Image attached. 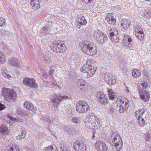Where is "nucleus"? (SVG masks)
Returning <instances> with one entry per match:
<instances>
[{"mask_svg":"<svg viewBox=\"0 0 151 151\" xmlns=\"http://www.w3.org/2000/svg\"><path fill=\"white\" fill-rule=\"evenodd\" d=\"M10 64L12 66L19 67L21 66V63L19 61L17 58H12L9 60Z\"/></svg>","mask_w":151,"mask_h":151,"instance_id":"f3484780","label":"nucleus"},{"mask_svg":"<svg viewBox=\"0 0 151 151\" xmlns=\"http://www.w3.org/2000/svg\"><path fill=\"white\" fill-rule=\"evenodd\" d=\"M143 17L145 18L148 19H150L151 18V9H147L144 10L143 13Z\"/></svg>","mask_w":151,"mask_h":151,"instance_id":"b1692460","label":"nucleus"},{"mask_svg":"<svg viewBox=\"0 0 151 151\" xmlns=\"http://www.w3.org/2000/svg\"><path fill=\"white\" fill-rule=\"evenodd\" d=\"M114 110L115 109L114 107H112V106H111L110 107L109 111L111 113H112L114 112Z\"/></svg>","mask_w":151,"mask_h":151,"instance_id":"864d4df0","label":"nucleus"},{"mask_svg":"<svg viewBox=\"0 0 151 151\" xmlns=\"http://www.w3.org/2000/svg\"><path fill=\"white\" fill-rule=\"evenodd\" d=\"M116 80L115 77H111V79L108 83L110 85H113L116 83Z\"/></svg>","mask_w":151,"mask_h":151,"instance_id":"ea45409f","label":"nucleus"},{"mask_svg":"<svg viewBox=\"0 0 151 151\" xmlns=\"http://www.w3.org/2000/svg\"><path fill=\"white\" fill-rule=\"evenodd\" d=\"M95 146L98 151H106L108 148L106 143L100 140L97 141L95 144Z\"/></svg>","mask_w":151,"mask_h":151,"instance_id":"9d476101","label":"nucleus"},{"mask_svg":"<svg viewBox=\"0 0 151 151\" xmlns=\"http://www.w3.org/2000/svg\"><path fill=\"white\" fill-rule=\"evenodd\" d=\"M6 60L4 54L0 51V64L4 63L6 61Z\"/></svg>","mask_w":151,"mask_h":151,"instance_id":"c756f323","label":"nucleus"},{"mask_svg":"<svg viewBox=\"0 0 151 151\" xmlns=\"http://www.w3.org/2000/svg\"><path fill=\"white\" fill-rule=\"evenodd\" d=\"M81 50L89 55H94L97 52V50L95 45L93 43L87 41L82 42L81 43Z\"/></svg>","mask_w":151,"mask_h":151,"instance_id":"f03ea898","label":"nucleus"},{"mask_svg":"<svg viewBox=\"0 0 151 151\" xmlns=\"http://www.w3.org/2000/svg\"><path fill=\"white\" fill-rule=\"evenodd\" d=\"M98 101L102 104L106 105L107 103V99L105 97V96H104V97H103V98L100 100H99Z\"/></svg>","mask_w":151,"mask_h":151,"instance_id":"c9c22d12","label":"nucleus"},{"mask_svg":"<svg viewBox=\"0 0 151 151\" xmlns=\"http://www.w3.org/2000/svg\"><path fill=\"white\" fill-rule=\"evenodd\" d=\"M44 151H58L57 147L54 145L49 146L45 148Z\"/></svg>","mask_w":151,"mask_h":151,"instance_id":"bb28decb","label":"nucleus"},{"mask_svg":"<svg viewBox=\"0 0 151 151\" xmlns=\"http://www.w3.org/2000/svg\"><path fill=\"white\" fill-rule=\"evenodd\" d=\"M84 123L86 126L90 129H97L101 126L99 118L93 113H90L87 116Z\"/></svg>","mask_w":151,"mask_h":151,"instance_id":"f257e3e1","label":"nucleus"},{"mask_svg":"<svg viewBox=\"0 0 151 151\" xmlns=\"http://www.w3.org/2000/svg\"><path fill=\"white\" fill-rule=\"evenodd\" d=\"M144 34L142 32L135 33V35L138 39L142 40L144 37Z\"/></svg>","mask_w":151,"mask_h":151,"instance_id":"473e14b6","label":"nucleus"},{"mask_svg":"<svg viewBox=\"0 0 151 151\" xmlns=\"http://www.w3.org/2000/svg\"><path fill=\"white\" fill-rule=\"evenodd\" d=\"M75 151H86L85 146L81 142L77 141L74 146Z\"/></svg>","mask_w":151,"mask_h":151,"instance_id":"2eb2a0df","label":"nucleus"},{"mask_svg":"<svg viewBox=\"0 0 151 151\" xmlns=\"http://www.w3.org/2000/svg\"><path fill=\"white\" fill-rule=\"evenodd\" d=\"M145 110L144 109H142L139 110L138 111H136V117H142L143 114L145 112Z\"/></svg>","mask_w":151,"mask_h":151,"instance_id":"7c9ffc66","label":"nucleus"},{"mask_svg":"<svg viewBox=\"0 0 151 151\" xmlns=\"http://www.w3.org/2000/svg\"><path fill=\"white\" fill-rule=\"evenodd\" d=\"M22 138V137H21V136L20 135H19L16 137V138L18 140L21 139Z\"/></svg>","mask_w":151,"mask_h":151,"instance_id":"052dcab7","label":"nucleus"},{"mask_svg":"<svg viewBox=\"0 0 151 151\" xmlns=\"http://www.w3.org/2000/svg\"><path fill=\"white\" fill-rule=\"evenodd\" d=\"M125 91L126 92H129V90L128 88V87H126V89L125 90Z\"/></svg>","mask_w":151,"mask_h":151,"instance_id":"0e129e2a","label":"nucleus"},{"mask_svg":"<svg viewBox=\"0 0 151 151\" xmlns=\"http://www.w3.org/2000/svg\"><path fill=\"white\" fill-rule=\"evenodd\" d=\"M108 93V95H109L110 94H111L112 93H113V92L112 90L110 89H108L107 91Z\"/></svg>","mask_w":151,"mask_h":151,"instance_id":"13d9d810","label":"nucleus"},{"mask_svg":"<svg viewBox=\"0 0 151 151\" xmlns=\"http://www.w3.org/2000/svg\"><path fill=\"white\" fill-rule=\"evenodd\" d=\"M111 79V75L108 74H106L104 75V79L108 83Z\"/></svg>","mask_w":151,"mask_h":151,"instance_id":"e433bc0d","label":"nucleus"},{"mask_svg":"<svg viewBox=\"0 0 151 151\" xmlns=\"http://www.w3.org/2000/svg\"><path fill=\"white\" fill-rule=\"evenodd\" d=\"M123 106H121V107L119 106V112L120 113H122L125 111L127 107L128 106H125L124 105H123Z\"/></svg>","mask_w":151,"mask_h":151,"instance_id":"a19ab883","label":"nucleus"},{"mask_svg":"<svg viewBox=\"0 0 151 151\" xmlns=\"http://www.w3.org/2000/svg\"><path fill=\"white\" fill-rule=\"evenodd\" d=\"M76 110L78 113L85 112L89 109V106L88 104L83 101H79L76 104Z\"/></svg>","mask_w":151,"mask_h":151,"instance_id":"6e6552de","label":"nucleus"},{"mask_svg":"<svg viewBox=\"0 0 151 151\" xmlns=\"http://www.w3.org/2000/svg\"><path fill=\"white\" fill-rule=\"evenodd\" d=\"M8 129L7 126L4 124L0 127V132L4 134H7L8 133Z\"/></svg>","mask_w":151,"mask_h":151,"instance_id":"393cba45","label":"nucleus"},{"mask_svg":"<svg viewBox=\"0 0 151 151\" xmlns=\"http://www.w3.org/2000/svg\"><path fill=\"white\" fill-rule=\"evenodd\" d=\"M141 74V72L139 70L134 69L132 71V75L135 78L139 77Z\"/></svg>","mask_w":151,"mask_h":151,"instance_id":"cd10ccee","label":"nucleus"},{"mask_svg":"<svg viewBox=\"0 0 151 151\" xmlns=\"http://www.w3.org/2000/svg\"><path fill=\"white\" fill-rule=\"evenodd\" d=\"M77 22L78 26L79 25V27L81 26V25H85L87 23L84 17L82 15H81L78 17Z\"/></svg>","mask_w":151,"mask_h":151,"instance_id":"412c9836","label":"nucleus"},{"mask_svg":"<svg viewBox=\"0 0 151 151\" xmlns=\"http://www.w3.org/2000/svg\"><path fill=\"white\" fill-rule=\"evenodd\" d=\"M8 151H20L19 147L15 145L11 144L6 148Z\"/></svg>","mask_w":151,"mask_h":151,"instance_id":"4be33fe9","label":"nucleus"},{"mask_svg":"<svg viewBox=\"0 0 151 151\" xmlns=\"http://www.w3.org/2000/svg\"><path fill=\"white\" fill-rule=\"evenodd\" d=\"M144 76H146V78H147L148 76V74L147 73H144Z\"/></svg>","mask_w":151,"mask_h":151,"instance_id":"338daca9","label":"nucleus"},{"mask_svg":"<svg viewBox=\"0 0 151 151\" xmlns=\"http://www.w3.org/2000/svg\"><path fill=\"white\" fill-rule=\"evenodd\" d=\"M121 25L122 28L125 29L128 27L129 25V22L127 20H124L121 22Z\"/></svg>","mask_w":151,"mask_h":151,"instance_id":"a878e982","label":"nucleus"},{"mask_svg":"<svg viewBox=\"0 0 151 151\" xmlns=\"http://www.w3.org/2000/svg\"><path fill=\"white\" fill-rule=\"evenodd\" d=\"M110 35L112 36L113 35H117L118 33V31L116 28H112L110 30Z\"/></svg>","mask_w":151,"mask_h":151,"instance_id":"4c0bfd02","label":"nucleus"},{"mask_svg":"<svg viewBox=\"0 0 151 151\" xmlns=\"http://www.w3.org/2000/svg\"><path fill=\"white\" fill-rule=\"evenodd\" d=\"M51 45V50L55 52L63 53L66 50V46L63 41H54Z\"/></svg>","mask_w":151,"mask_h":151,"instance_id":"7ed1b4c3","label":"nucleus"},{"mask_svg":"<svg viewBox=\"0 0 151 151\" xmlns=\"http://www.w3.org/2000/svg\"><path fill=\"white\" fill-rule=\"evenodd\" d=\"M120 68L124 74H126L128 71V70L126 68V65L125 61H123L121 62L120 64Z\"/></svg>","mask_w":151,"mask_h":151,"instance_id":"5701e85b","label":"nucleus"},{"mask_svg":"<svg viewBox=\"0 0 151 151\" xmlns=\"http://www.w3.org/2000/svg\"><path fill=\"white\" fill-rule=\"evenodd\" d=\"M5 19L2 18H0V26H2L5 24Z\"/></svg>","mask_w":151,"mask_h":151,"instance_id":"de8ad7c7","label":"nucleus"},{"mask_svg":"<svg viewBox=\"0 0 151 151\" xmlns=\"http://www.w3.org/2000/svg\"><path fill=\"white\" fill-rule=\"evenodd\" d=\"M3 31L2 30L0 29V35H3Z\"/></svg>","mask_w":151,"mask_h":151,"instance_id":"69168bd1","label":"nucleus"},{"mask_svg":"<svg viewBox=\"0 0 151 151\" xmlns=\"http://www.w3.org/2000/svg\"><path fill=\"white\" fill-rule=\"evenodd\" d=\"M79 119L77 117L73 118L72 119L71 121L75 123H77L79 121Z\"/></svg>","mask_w":151,"mask_h":151,"instance_id":"3c124183","label":"nucleus"},{"mask_svg":"<svg viewBox=\"0 0 151 151\" xmlns=\"http://www.w3.org/2000/svg\"><path fill=\"white\" fill-rule=\"evenodd\" d=\"M111 139L112 140L113 144H114L116 150L117 151L120 150L122 146V139L117 134L114 133L111 135Z\"/></svg>","mask_w":151,"mask_h":151,"instance_id":"423d86ee","label":"nucleus"},{"mask_svg":"<svg viewBox=\"0 0 151 151\" xmlns=\"http://www.w3.org/2000/svg\"><path fill=\"white\" fill-rule=\"evenodd\" d=\"M139 93L141 99L144 101H148L150 98V95L148 92L143 89H139Z\"/></svg>","mask_w":151,"mask_h":151,"instance_id":"f8f14e48","label":"nucleus"},{"mask_svg":"<svg viewBox=\"0 0 151 151\" xmlns=\"http://www.w3.org/2000/svg\"><path fill=\"white\" fill-rule=\"evenodd\" d=\"M16 113L18 115H19L20 116H23L26 115L25 113L20 109H17L16 111Z\"/></svg>","mask_w":151,"mask_h":151,"instance_id":"79ce46f5","label":"nucleus"},{"mask_svg":"<svg viewBox=\"0 0 151 151\" xmlns=\"http://www.w3.org/2000/svg\"><path fill=\"white\" fill-rule=\"evenodd\" d=\"M53 66H51L50 68V69L49 70V71L48 72L50 76V78H52V74L53 72V70L52 69V68L53 67Z\"/></svg>","mask_w":151,"mask_h":151,"instance_id":"09e8293b","label":"nucleus"},{"mask_svg":"<svg viewBox=\"0 0 151 151\" xmlns=\"http://www.w3.org/2000/svg\"><path fill=\"white\" fill-rule=\"evenodd\" d=\"M142 29L139 26H137L136 27L135 29V33L142 32Z\"/></svg>","mask_w":151,"mask_h":151,"instance_id":"a18cd8bd","label":"nucleus"},{"mask_svg":"<svg viewBox=\"0 0 151 151\" xmlns=\"http://www.w3.org/2000/svg\"><path fill=\"white\" fill-rule=\"evenodd\" d=\"M93 63V60L91 59H88L86 60V63L84 65H92L91 64Z\"/></svg>","mask_w":151,"mask_h":151,"instance_id":"49530a36","label":"nucleus"},{"mask_svg":"<svg viewBox=\"0 0 151 151\" xmlns=\"http://www.w3.org/2000/svg\"><path fill=\"white\" fill-rule=\"evenodd\" d=\"M142 86L143 87L146 88L147 87V84L145 81H143L142 84Z\"/></svg>","mask_w":151,"mask_h":151,"instance_id":"5fc2aeb1","label":"nucleus"},{"mask_svg":"<svg viewBox=\"0 0 151 151\" xmlns=\"http://www.w3.org/2000/svg\"><path fill=\"white\" fill-rule=\"evenodd\" d=\"M20 131L21 132V135L22 137L24 138L25 137V135L27 133L26 130L24 128H21Z\"/></svg>","mask_w":151,"mask_h":151,"instance_id":"58836bf2","label":"nucleus"},{"mask_svg":"<svg viewBox=\"0 0 151 151\" xmlns=\"http://www.w3.org/2000/svg\"><path fill=\"white\" fill-rule=\"evenodd\" d=\"M109 99L111 100H113L114 98V93L110 94L109 95Z\"/></svg>","mask_w":151,"mask_h":151,"instance_id":"603ef678","label":"nucleus"},{"mask_svg":"<svg viewBox=\"0 0 151 151\" xmlns=\"http://www.w3.org/2000/svg\"><path fill=\"white\" fill-rule=\"evenodd\" d=\"M5 108L4 105L0 103V110H2L4 109Z\"/></svg>","mask_w":151,"mask_h":151,"instance_id":"6e6d98bb","label":"nucleus"},{"mask_svg":"<svg viewBox=\"0 0 151 151\" xmlns=\"http://www.w3.org/2000/svg\"><path fill=\"white\" fill-rule=\"evenodd\" d=\"M14 122H17V121H18V119H14Z\"/></svg>","mask_w":151,"mask_h":151,"instance_id":"774afa93","label":"nucleus"},{"mask_svg":"<svg viewBox=\"0 0 151 151\" xmlns=\"http://www.w3.org/2000/svg\"><path fill=\"white\" fill-rule=\"evenodd\" d=\"M104 96H105V94L102 92H99L97 93L96 94V98L98 101L102 99L103 97H104Z\"/></svg>","mask_w":151,"mask_h":151,"instance_id":"2f4dec72","label":"nucleus"},{"mask_svg":"<svg viewBox=\"0 0 151 151\" xmlns=\"http://www.w3.org/2000/svg\"><path fill=\"white\" fill-rule=\"evenodd\" d=\"M3 76L5 78H9L11 77V76L10 75L6 73L5 72H4L2 73V74Z\"/></svg>","mask_w":151,"mask_h":151,"instance_id":"8fccbe9b","label":"nucleus"},{"mask_svg":"<svg viewBox=\"0 0 151 151\" xmlns=\"http://www.w3.org/2000/svg\"><path fill=\"white\" fill-rule=\"evenodd\" d=\"M95 138V133L94 132L93 133V135L92 137V139H94Z\"/></svg>","mask_w":151,"mask_h":151,"instance_id":"680f3d73","label":"nucleus"},{"mask_svg":"<svg viewBox=\"0 0 151 151\" xmlns=\"http://www.w3.org/2000/svg\"><path fill=\"white\" fill-rule=\"evenodd\" d=\"M42 76L44 78V79L47 78L48 77V76L47 73H42Z\"/></svg>","mask_w":151,"mask_h":151,"instance_id":"4d7b16f0","label":"nucleus"},{"mask_svg":"<svg viewBox=\"0 0 151 151\" xmlns=\"http://www.w3.org/2000/svg\"><path fill=\"white\" fill-rule=\"evenodd\" d=\"M77 84L81 91H84L87 89L88 86L85 84V81L83 78L78 79Z\"/></svg>","mask_w":151,"mask_h":151,"instance_id":"ddd939ff","label":"nucleus"},{"mask_svg":"<svg viewBox=\"0 0 151 151\" xmlns=\"http://www.w3.org/2000/svg\"><path fill=\"white\" fill-rule=\"evenodd\" d=\"M111 39L112 41L114 42H117L119 40V38L117 36V35H113L112 36H110Z\"/></svg>","mask_w":151,"mask_h":151,"instance_id":"f704fd0d","label":"nucleus"},{"mask_svg":"<svg viewBox=\"0 0 151 151\" xmlns=\"http://www.w3.org/2000/svg\"><path fill=\"white\" fill-rule=\"evenodd\" d=\"M2 95L6 97L7 100L9 101L15 100L17 97L15 91L12 89L7 88H3Z\"/></svg>","mask_w":151,"mask_h":151,"instance_id":"20e7f679","label":"nucleus"},{"mask_svg":"<svg viewBox=\"0 0 151 151\" xmlns=\"http://www.w3.org/2000/svg\"><path fill=\"white\" fill-rule=\"evenodd\" d=\"M68 98V97L66 96H62L59 94L55 95L53 96L52 101L56 107L60 102Z\"/></svg>","mask_w":151,"mask_h":151,"instance_id":"9b49d317","label":"nucleus"},{"mask_svg":"<svg viewBox=\"0 0 151 151\" xmlns=\"http://www.w3.org/2000/svg\"><path fill=\"white\" fill-rule=\"evenodd\" d=\"M40 0H31L30 4L32 8L34 9H37L40 7Z\"/></svg>","mask_w":151,"mask_h":151,"instance_id":"aec40b11","label":"nucleus"},{"mask_svg":"<svg viewBox=\"0 0 151 151\" xmlns=\"http://www.w3.org/2000/svg\"><path fill=\"white\" fill-rule=\"evenodd\" d=\"M112 15V14L108 13L107 16L106 17V19L109 24L115 25L116 23V20L113 17Z\"/></svg>","mask_w":151,"mask_h":151,"instance_id":"a211bd4d","label":"nucleus"},{"mask_svg":"<svg viewBox=\"0 0 151 151\" xmlns=\"http://www.w3.org/2000/svg\"><path fill=\"white\" fill-rule=\"evenodd\" d=\"M43 59L45 60L46 61H48L49 63H50L51 61V58L50 56H45L43 57Z\"/></svg>","mask_w":151,"mask_h":151,"instance_id":"37998d69","label":"nucleus"},{"mask_svg":"<svg viewBox=\"0 0 151 151\" xmlns=\"http://www.w3.org/2000/svg\"><path fill=\"white\" fill-rule=\"evenodd\" d=\"M132 42V39L129 35H127L124 36L123 43L124 46L127 47H132L133 45Z\"/></svg>","mask_w":151,"mask_h":151,"instance_id":"4468645a","label":"nucleus"},{"mask_svg":"<svg viewBox=\"0 0 151 151\" xmlns=\"http://www.w3.org/2000/svg\"><path fill=\"white\" fill-rule=\"evenodd\" d=\"M93 36L96 41L101 44H102L107 40L106 35L99 30L95 31L93 32Z\"/></svg>","mask_w":151,"mask_h":151,"instance_id":"39448f33","label":"nucleus"},{"mask_svg":"<svg viewBox=\"0 0 151 151\" xmlns=\"http://www.w3.org/2000/svg\"><path fill=\"white\" fill-rule=\"evenodd\" d=\"M96 70V69L94 66L87 64L83 65L82 68V72L86 73V77L88 78L93 76Z\"/></svg>","mask_w":151,"mask_h":151,"instance_id":"0eeeda50","label":"nucleus"},{"mask_svg":"<svg viewBox=\"0 0 151 151\" xmlns=\"http://www.w3.org/2000/svg\"><path fill=\"white\" fill-rule=\"evenodd\" d=\"M24 106L25 108L31 111L33 113H35L36 112V108L34 107L32 103L29 101H25L24 103Z\"/></svg>","mask_w":151,"mask_h":151,"instance_id":"dca6fc26","label":"nucleus"},{"mask_svg":"<svg viewBox=\"0 0 151 151\" xmlns=\"http://www.w3.org/2000/svg\"><path fill=\"white\" fill-rule=\"evenodd\" d=\"M127 101V99L126 98L124 97H121L120 98L118 99L116 102L118 106L121 107V106H123V105L128 106V104Z\"/></svg>","mask_w":151,"mask_h":151,"instance_id":"6ab92c4d","label":"nucleus"},{"mask_svg":"<svg viewBox=\"0 0 151 151\" xmlns=\"http://www.w3.org/2000/svg\"><path fill=\"white\" fill-rule=\"evenodd\" d=\"M23 84L26 86L31 88H36L38 86L35 79L28 77L24 78L23 81Z\"/></svg>","mask_w":151,"mask_h":151,"instance_id":"1a4fd4ad","label":"nucleus"},{"mask_svg":"<svg viewBox=\"0 0 151 151\" xmlns=\"http://www.w3.org/2000/svg\"><path fill=\"white\" fill-rule=\"evenodd\" d=\"M52 18V21H53V20H54L55 19H58V17L57 16H51Z\"/></svg>","mask_w":151,"mask_h":151,"instance_id":"bf43d9fd","label":"nucleus"},{"mask_svg":"<svg viewBox=\"0 0 151 151\" xmlns=\"http://www.w3.org/2000/svg\"><path fill=\"white\" fill-rule=\"evenodd\" d=\"M146 139L148 140H149L150 139V137H149V135L147 134V136H146Z\"/></svg>","mask_w":151,"mask_h":151,"instance_id":"e2e57ef3","label":"nucleus"},{"mask_svg":"<svg viewBox=\"0 0 151 151\" xmlns=\"http://www.w3.org/2000/svg\"><path fill=\"white\" fill-rule=\"evenodd\" d=\"M48 28L47 27H44L41 29L42 32L44 34L47 33L48 32Z\"/></svg>","mask_w":151,"mask_h":151,"instance_id":"c03bdc74","label":"nucleus"},{"mask_svg":"<svg viewBox=\"0 0 151 151\" xmlns=\"http://www.w3.org/2000/svg\"><path fill=\"white\" fill-rule=\"evenodd\" d=\"M60 148L61 151H70L69 147L63 143H61L60 144Z\"/></svg>","mask_w":151,"mask_h":151,"instance_id":"c85d7f7f","label":"nucleus"},{"mask_svg":"<svg viewBox=\"0 0 151 151\" xmlns=\"http://www.w3.org/2000/svg\"><path fill=\"white\" fill-rule=\"evenodd\" d=\"M137 119L139 124L141 126H143L145 124V120L142 118V117H137Z\"/></svg>","mask_w":151,"mask_h":151,"instance_id":"72a5a7b5","label":"nucleus"}]
</instances>
